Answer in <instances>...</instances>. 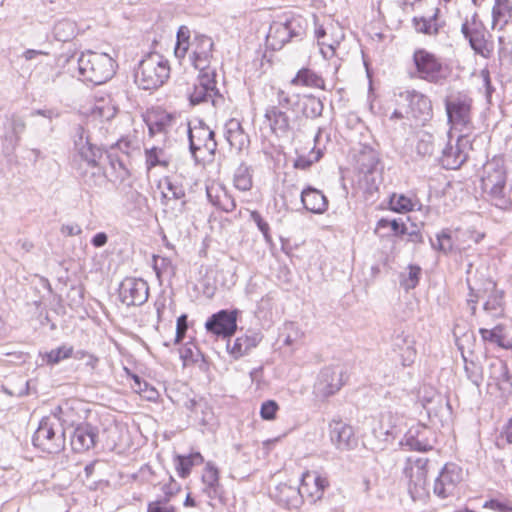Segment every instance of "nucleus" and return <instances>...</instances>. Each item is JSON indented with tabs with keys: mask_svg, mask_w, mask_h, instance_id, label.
<instances>
[{
	"mask_svg": "<svg viewBox=\"0 0 512 512\" xmlns=\"http://www.w3.org/2000/svg\"><path fill=\"white\" fill-rule=\"evenodd\" d=\"M65 441V430L55 417L42 418L32 438L35 447L49 454L61 452Z\"/></svg>",
	"mask_w": 512,
	"mask_h": 512,
	"instance_id": "0eeeda50",
	"label": "nucleus"
},
{
	"mask_svg": "<svg viewBox=\"0 0 512 512\" xmlns=\"http://www.w3.org/2000/svg\"><path fill=\"white\" fill-rule=\"evenodd\" d=\"M401 364L404 367L412 365L416 359V349L414 343H408L407 347L400 354Z\"/></svg>",
	"mask_w": 512,
	"mask_h": 512,
	"instance_id": "e2e57ef3",
	"label": "nucleus"
},
{
	"mask_svg": "<svg viewBox=\"0 0 512 512\" xmlns=\"http://www.w3.org/2000/svg\"><path fill=\"white\" fill-rule=\"evenodd\" d=\"M398 97L407 103L405 111L407 117L415 119L422 125L432 118V102L428 96L416 90H406L400 92Z\"/></svg>",
	"mask_w": 512,
	"mask_h": 512,
	"instance_id": "f8f14e48",
	"label": "nucleus"
},
{
	"mask_svg": "<svg viewBox=\"0 0 512 512\" xmlns=\"http://www.w3.org/2000/svg\"><path fill=\"white\" fill-rule=\"evenodd\" d=\"M78 72L82 81L101 85L114 75L115 62L107 53L87 51L78 58Z\"/></svg>",
	"mask_w": 512,
	"mask_h": 512,
	"instance_id": "20e7f679",
	"label": "nucleus"
},
{
	"mask_svg": "<svg viewBox=\"0 0 512 512\" xmlns=\"http://www.w3.org/2000/svg\"><path fill=\"white\" fill-rule=\"evenodd\" d=\"M329 428L330 439L337 449L350 450L357 445L352 426L334 419L330 422Z\"/></svg>",
	"mask_w": 512,
	"mask_h": 512,
	"instance_id": "5701e85b",
	"label": "nucleus"
},
{
	"mask_svg": "<svg viewBox=\"0 0 512 512\" xmlns=\"http://www.w3.org/2000/svg\"><path fill=\"white\" fill-rule=\"evenodd\" d=\"M430 243L434 249H437L444 254L451 253L453 251V240L451 231L449 229H443L440 233L436 235V240L434 241L430 238Z\"/></svg>",
	"mask_w": 512,
	"mask_h": 512,
	"instance_id": "a18cd8bd",
	"label": "nucleus"
},
{
	"mask_svg": "<svg viewBox=\"0 0 512 512\" xmlns=\"http://www.w3.org/2000/svg\"><path fill=\"white\" fill-rule=\"evenodd\" d=\"M250 219L257 225L258 229L263 234V237L267 243L272 242V236L270 234L269 224L263 219L261 214L254 210L250 213Z\"/></svg>",
	"mask_w": 512,
	"mask_h": 512,
	"instance_id": "13d9d810",
	"label": "nucleus"
},
{
	"mask_svg": "<svg viewBox=\"0 0 512 512\" xmlns=\"http://www.w3.org/2000/svg\"><path fill=\"white\" fill-rule=\"evenodd\" d=\"M146 166L150 170L156 166L167 167L169 161L164 158V150L159 147L145 149Z\"/></svg>",
	"mask_w": 512,
	"mask_h": 512,
	"instance_id": "49530a36",
	"label": "nucleus"
},
{
	"mask_svg": "<svg viewBox=\"0 0 512 512\" xmlns=\"http://www.w3.org/2000/svg\"><path fill=\"white\" fill-rule=\"evenodd\" d=\"M149 296V286L141 278L127 277L119 286V298L126 306H140Z\"/></svg>",
	"mask_w": 512,
	"mask_h": 512,
	"instance_id": "f3484780",
	"label": "nucleus"
},
{
	"mask_svg": "<svg viewBox=\"0 0 512 512\" xmlns=\"http://www.w3.org/2000/svg\"><path fill=\"white\" fill-rule=\"evenodd\" d=\"M413 61L420 79L434 84H441L446 79L443 64L434 54L418 49L413 54Z\"/></svg>",
	"mask_w": 512,
	"mask_h": 512,
	"instance_id": "9d476101",
	"label": "nucleus"
},
{
	"mask_svg": "<svg viewBox=\"0 0 512 512\" xmlns=\"http://www.w3.org/2000/svg\"><path fill=\"white\" fill-rule=\"evenodd\" d=\"M291 84L294 86H304L310 88H319L326 90L324 79L315 71L310 68L303 67L291 80Z\"/></svg>",
	"mask_w": 512,
	"mask_h": 512,
	"instance_id": "473e14b6",
	"label": "nucleus"
},
{
	"mask_svg": "<svg viewBox=\"0 0 512 512\" xmlns=\"http://www.w3.org/2000/svg\"><path fill=\"white\" fill-rule=\"evenodd\" d=\"M306 118L315 119L322 115L324 110L323 102L312 94L300 95L299 106Z\"/></svg>",
	"mask_w": 512,
	"mask_h": 512,
	"instance_id": "c9c22d12",
	"label": "nucleus"
},
{
	"mask_svg": "<svg viewBox=\"0 0 512 512\" xmlns=\"http://www.w3.org/2000/svg\"><path fill=\"white\" fill-rule=\"evenodd\" d=\"M400 443L408 450L427 452L434 448L436 435L430 427L417 423L408 429Z\"/></svg>",
	"mask_w": 512,
	"mask_h": 512,
	"instance_id": "4468645a",
	"label": "nucleus"
},
{
	"mask_svg": "<svg viewBox=\"0 0 512 512\" xmlns=\"http://www.w3.org/2000/svg\"><path fill=\"white\" fill-rule=\"evenodd\" d=\"M98 428L88 422L77 425L71 435L72 450L77 453L88 451L96 445Z\"/></svg>",
	"mask_w": 512,
	"mask_h": 512,
	"instance_id": "4be33fe9",
	"label": "nucleus"
},
{
	"mask_svg": "<svg viewBox=\"0 0 512 512\" xmlns=\"http://www.w3.org/2000/svg\"><path fill=\"white\" fill-rule=\"evenodd\" d=\"M194 50L191 57L192 64L196 69H205L210 66L213 57V40L206 35L196 36L194 39Z\"/></svg>",
	"mask_w": 512,
	"mask_h": 512,
	"instance_id": "b1692460",
	"label": "nucleus"
},
{
	"mask_svg": "<svg viewBox=\"0 0 512 512\" xmlns=\"http://www.w3.org/2000/svg\"><path fill=\"white\" fill-rule=\"evenodd\" d=\"M304 208L314 214H323L328 209L327 197L318 189L307 186L301 192Z\"/></svg>",
	"mask_w": 512,
	"mask_h": 512,
	"instance_id": "bb28decb",
	"label": "nucleus"
},
{
	"mask_svg": "<svg viewBox=\"0 0 512 512\" xmlns=\"http://www.w3.org/2000/svg\"><path fill=\"white\" fill-rule=\"evenodd\" d=\"M470 147V140L465 135H460L457 138L455 145H448L442 151L440 163L443 168L447 170H456L468 158V150Z\"/></svg>",
	"mask_w": 512,
	"mask_h": 512,
	"instance_id": "aec40b11",
	"label": "nucleus"
},
{
	"mask_svg": "<svg viewBox=\"0 0 512 512\" xmlns=\"http://www.w3.org/2000/svg\"><path fill=\"white\" fill-rule=\"evenodd\" d=\"M234 185L240 191H248L252 187V170L245 163H241L234 174Z\"/></svg>",
	"mask_w": 512,
	"mask_h": 512,
	"instance_id": "a19ab883",
	"label": "nucleus"
},
{
	"mask_svg": "<svg viewBox=\"0 0 512 512\" xmlns=\"http://www.w3.org/2000/svg\"><path fill=\"white\" fill-rule=\"evenodd\" d=\"M484 507L490 508L497 512H512V507L504 502L492 499L484 505Z\"/></svg>",
	"mask_w": 512,
	"mask_h": 512,
	"instance_id": "774afa93",
	"label": "nucleus"
},
{
	"mask_svg": "<svg viewBox=\"0 0 512 512\" xmlns=\"http://www.w3.org/2000/svg\"><path fill=\"white\" fill-rule=\"evenodd\" d=\"M73 137L76 150L72 161L73 168L90 166L100 161L103 157L102 149L91 143L88 132L81 125L75 127Z\"/></svg>",
	"mask_w": 512,
	"mask_h": 512,
	"instance_id": "6e6552de",
	"label": "nucleus"
},
{
	"mask_svg": "<svg viewBox=\"0 0 512 512\" xmlns=\"http://www.w3.org/2000/svg\"><path fill=\"white\" fill-rule=\"evenodd\" d=\"M300 95L289 94L281 89L277 92V105L266 108L265 119L272 132L278 136L287 135L296 120L293 116L299 106Z\"/></svg>",
	"mask_w": 512,
	"mask_h": 512,
	"instance_id": "7ed1b4c3",
	"label": "nucleus"
},
{
	"mask_svg": "<svg viewBox=\"0 0 512 512\" xmlns=\"http://www.w3.org/2000/svg\"><path fill=\"white\" fill-rule=\"evenodd\" d=\"M183 406L190 412L188 417L200 426L209 425L213 419V412L205 401L189 398Z\"/></svg>",
	"mask_w": 512,
	"mask_h": 512,
	"instance_id": "cd10ccee",
	"label": "nucleus"
},
{
	"mask_svg": "<svg viewBox=\"0 0 512 512\" xmlns=\"http://www.w3.org/2000/svg\"><path fill=\"white\" fill-rule=\"evenodd\" d=\"M199 75L197 79V83L200 86H204L205 88H209L212 92H219L216 88V70L215 68L208 67L205 69H198Z\"/></svg>",
	"mask_w": 512,
	"mask_h": 512,
	"instance_id": "603ef678",
	"label": "nucleus"
},
{
	"mask_svg": "<svg viewBox=\"0 0 512 512\" xmlns=\"http://www.w3.org/2000/svg\"><path fill=\"white\" fill-rule=\"evenodd\" d=\"M344 385L343 369L339 366L324 367L314 384L316 397L325 399L338 392Z\"/></svg>",
	"mask_w": 512,
	"mask_h": 512,
	"instance_id": "dca6fc26",
	"label": "nucleus"
},
{
	"mask_svg": "<svg viewBox=\"0 0 512 512\" xmlns=\"http://www.w3.org/2000/svg\"><path fill=\"white\" fill-rule=\"evenodd\" d=\"M408 343H414V340L409 335L401 333L393 340L394 350L403 351L405 347H407Z\"/></svg>",
	"mask_w": 512,
	"mask_h": 512,
	"instance_id": "338daca9",
	"label": "nucleus"
},
{
	"mask_svg": "<svg viewBox=\"0 0 512 512\" xmlns=\"http://www.w3.org/2000/svg\"><path fill=\"white\" fill-rule=\"evenodd\" d=\"M261 340V333L248 331V333L237 337L233 342L228 340L227 350L234 359H239L257 347Z\"/></svg>",
	"mask_w": 512,
	"mask_h": 512,
	"instance_id": "393cba45",
	"label": "nucleus"
},
{
	"mask_svg": "<svg viewBox=\"0 0 512 512\" xmlns=\"http://www.w3.org/2000/svg\"><path fill=\"white\" fill-rule=\"evenodd\" d=\"M322 157V151L321 149H317L315 150L314 148L312 149L311 153L309 154V156H305V155H299L295 161H294V167L297 168V169H302V170H306L308 169L313 163L317 162L320 160V158Z\"/></svg>",
	"mask_w": 512,
	"mask_h": 512,
	"instance_id": "5fc2aeb1",
	"label": "nucleus"
},
{
	"mask_svg": "<svg viewBox=\"0 0 512 512\" xmlns=\"http://www.w3.org/2000/svg\"><path fill=\"white\" fill-rule=\"evenodd\" d=\"M285 330L288 331L286 337L283 340L285 345L291 346L300 339L301 333L294 323H286Z\"/></svg>",
	"mask_w": 512,
	"mask_h": 512,
	"instance_id": "680f3d73",
	"label": "nucleus"
},
{
	"mask_svg": "<svg viewBox=\"0 0 512 512\" xmlns=\"http://www.w3.org/2000/svg\"><path fill=\"white\" fill-rule=\"evenodd\" d=\"M378 164L379 161L373 154L363 155L359 160V171L362 174L359 179V185L369 196L378 191L380 179Z\"/></svg>",
	"mask_w": 512,
	"mask_h": 512,
	"instance_id": "6ab92c4d",
	"label": "nucleus"
},
{
	"mask_svg": "<svg viewBox=\"0 0 512 512\" xmlns=\"http://www.w3.org/2000/svg\"><path fill=\"white\" fill-rule=\"evenodd\" d=\"M187 329H188L187 315L182 314L177 318L176 339H175L176 343H179L184 339Z\"/></svg>",
	"mask_w": 512,
	"mask_h": 512,
	"instance_id": "0e129e2a",
	"label": "nucleus"
},
{
	"mask_svg": "<svg viewBox=\"0 0 512 512\" xmlns=\"http://www.w3.org/2000/svg\"><path fill=\"white\" fill-rule=\"evenodd\" d=\"M493 367L498 372V375L495 376V379L499 389L506 393L512 392L511 375L507 365L504 362H499L498 365H493Z\"/></svg>",
	"mask_w": 512,
	"mask_h": 512,
	"instance_id": "8fccbe9b",
	"label": "nucleus"
},
{
	"mask_svg": "<svg viewBox=\"0 0 512 512\" xmlns=\"http://www.w3.org/2000/svg\"><path fill=\"white\" fill-rule=\"evenodd\" d=\"M329 486L327 478L316 472H306L301 479V485L296 488L287 484L278 487L279 501L288 507H296L301 498L307 497L311 503L321 500L325 489Z\"/></svg>",
	"mask_w": 512,
	"mask_h": 512,
	"instance_id": "f257e3e1",
	"label": "nucleus"
},
{
	"mask_svg": "<svg viewBox=\"0 0 512 512\" xmlns=\"http://www.w3.org/2000/svg\"><path fill=\"white\" fill-rule=\"evenodd\" d=\"M461 32L465 39L469 41L471 48L476 54L488 58L491 54V49L488 47L486 40V28L478 19V14L475 12L471 19H466L461 25Z\"/></svg>",
	"mask_w": 512,
	"mask_h": 512,
	"instance_id": "ddd939ff",
	"label": "nucleus"
},
{
	"mask_svg": "<svg viewBox=\"0 0 512 512\" xmlns=\"http://www.w3.org/2000/svg\"><path fill=\"white\" fill-rule=\"evenodd\" d=\"M179 489H180L179 484L172 478V476H170L169 482L165 483L162 486V490L165 494L163 503H167L170 500V498L179 491Z\"/></svg>",
	"mask_w": 512,
	"mask_h": 512,
	"instance_id": "69168bd1",
	"label": "nucleus"
},
{
	"mask_svg": "<svg viewBox=\"0 0 512 512\" xmlns=\"http://www.w3.org/2000/svg\"><path fill=\"white\" fill-rule=\"evenodd\" d=\"M204 459L202 455L198 452L189 454L187 456L177 455L175 457V466L178 472V475L181 478H186L189 476L191 469L194 465H198L203 463Z\"/></svg>",
	"mask_w": 512,
	"mask_h": 512,
	"instance_id": "e433bc0d",
	"label": "nucleus"
},
{
	"mask_svg": "<svg viewBox=\"0 0 512 512\" xmlns=\"http://www.w3.org/2000/svg\"><path fill=\"white\" fill-rule=\"evenodd\" d=\"M472 98L465 93H457L445 100L448 123L453 129L462 130L471 122Z\"/></svg>",
	"mask_w": 512,
	"mask_h": 512,
	"instance_id": "1a4fd4ad",
	"label": "nucleus"
},
{
	"mask_svg": "<svg viewBox=\"0 0 512 512\" xmlns=\"http://www.w3.org/2000/svg\"><path fill=\"white\" fill-rule=\"evenodd\" d=\"M488 285L491 286L494 292L492 295L489 296L488 300L484 303V310L491 313L492 316L500 315L502 312L503 293L495 289V283L490 281Z\"/></svg>",
	"mask_w": 512,
	"mask_h": 512,
	"instance_id": "de8ad7c7",
	"label": "nucleus"
},
{
	"mask_svg": "<svg viewBox=\"0 0 512 512\" xmlns=\"http://www.w3.org/2000/svg\"><path fill=\"white\" fill-rule=\"evenodd\" d=\"M462 479V471L455 464H446L434 481V493L445 499L452 495Z\"/></svg>",
	"mask_w": 512,
	"mask_h": 512,
	"instance_id": "412c9836",
	"label": "nucleus"
},
{
	"mask_svg": "<svg viewBox=\"0 0 512 512\" xmlns=\"http://www.w3.org/2000/svg\"><path fill=\"white\" fill-rule=\"evenodd\" d=\"M390 227L395 236H403L408 233V228L401 219L381 218L377 222V229Z\"/></svg>",
	"mask_w": 512,
	"mask_h": 512,
	"instance_id": "864d4df0",
	"label": "nucleus"
},
{
	"mask_svg": "<svg viewBox=\"0 0 512 512\" xmlns=\"http://www.w3.org/2000/svg\"><path fill=\"white\" fill-rule=\"evenodd\" d=\"M429 460L424 457H408L403 469L408 478V490L412 498L420 497L426 492Z\"/></svg>",
	"mask_w": 512,
	"mask_h": 512,
	"instance_id": "9b49d317",
	"label": "nucleus"
},
{
	"mask_svg": "<svg viewBox=\"0 0 512 512\" xmlns=\"http://www.w3.org/2000/svg\"><path fill=\"white\" fill-rule=\"evenodd\" d=\"M74 169L88 187H100L105 182V172L99 165V162L93 163L90 166H78V168Z\"/></svg>",
	"mask_w": 512,
	"mask_h": 512,
	"instance_id": "2f4dec72",
	"label": "nucleus"
},
{
	"mask_svg": "<svg viewBox=\"0 0 512 512\" xmlns=\"http://www.w3.org/2000/svg\"><path fill=\"white\" fill-rule=\"evenodd\" d=\"M279 405L274 400H266L261 404L260 416L263 420H274L276 418Z\"/></svg>",
	"mask_w": 512,
	"mask_h": 512,
	"instance_id": "052dcab7",
	"label": "nucleus"
},
{
	"mask_svg": "<svg viewBox=\"0 0 512 512\" xmlns=\"http://www.w3.org/2000/svg\"><path fill=\"white\" fill-rule=\"evenodd\" d=\"M187 133L189 139V149L198 162L197 152L204 149L210 156L215 154L217 142L215 140V132L211 130L203 122H199L198 126L193 128L187 123Z\"/></svg>",
	"mask_w": 512,
	"mask_h": 512,
	"instance_id": "2eb2a0df",
	"label": "nucleus"
},
{
	"mask_svg": "<svg viewBox=\"0 0 512 512\" xmlns=\"http://www.w3.org/2000/svg\"><path fill=\"white\" fill-rule=\"evenodd\" d=\"M223 100L219 92H212L209 88L194 84L192 92L189 93V101L191 105H199L201 103L211 102L214 107L218 106Z\"/></svg>",
	"mask_w": 512,
	"mask_h": 512,
	"instance_id": "f704fd0d",
	"label": "nucleus"
},
{
	"mask_svg": "<svg viewBox=\"0 0 512 512\" xmlns=\"http://www.w3.org/2000/svg\"><path fill=\"white\" fill-rule=\"evenodd\" d=\"M176 120V116L168 112H160L149 116L147 125L150 135L168 134L175 126Z\"/></svg>",
	"mask_w": 512,
	"mask_h": 512,
	"instance_id": "7c9ffc66",
	"label": "nucleus"
},
{
	"mask_svg": "<svg viewBox=\"0 0 512 512\" xmlns=\"http://www.w3.org/2000/svg\"><path fill=\"white\" fill-rule=\"evenodd\" d=\"M203 493L207 495L209 499H215L221 495V485L219 482V471L211 463L208 462L205 466L202 474Z\"/></svg>",
	"mask_w": 512,
	"mask_h": 512,
	"instance_id": "c756f323",
	"label": "nucleus"
},
{
	"mask_svg": "<svg viewBox=\"0 0 512 512\" xmlns=\"http://www.w3.org/2000/svg\"><path fill=\"white\" fill-rule=\"evenodd\" d=\"M479 333L483 340L490 341L491 343L497 344L499 346H503L504 337L502 335V328L500 326H496L493 329L481 328Z\"/></svg>",
	"mask_w": 512,
	"mask_h": 512,
	"instance_id": "6e6d98bb",
	"label": "nucleus"
},
{
	"mask_svg": "<svg viewBox=\"0 0 512 512\" xmlns=\"http://www.w3.org/2000/svg\"><path fill=\"white\" fill-rule=\"evenodd\" d=\"M167 191H162V204L168 206L171 200H182L181 206L186 204L185 190L182 185L172 182L169 178L164 179Z\"/></svg>",
	"mask_w": 512,
	"mask_h": 512,
	"instance_id": "58836bf2",
	"label": "nucleus"
},
{
	"mask_svg": "<svg viewBox=\"0 0 512 512\" xmlns=\"http://www.w3.org/2000/svg\"><path fill=\"white\" fill-rule=\"evenodd\" d=\"M206 193L209 202L216 208L224 212H232L235 209V200L224 187L219 185L208 186Z\"/></svg>",
	"mask_w": 512,
	"mask_h": 512,
	"instance_id": "c85d7f7f",
	"label": "nucleus"
},
{
	"mask_svg": "<svg viewBox=\"0 0 512 512\" xmlns=\"http://www.w3.org/2000/svg\"><path fill=\"white\" fill-rule=\"evenodd\" d=\"M417 203V201H413L410 197L403 194H393L390 197L389 206L392 211L406 213L414 210Z\"/></svg>",
	"mask_w": 512,
	"mask_h": 512,
	"instance_id": "c03bdc74",
	"label": "nucleus"
},
{
	"mask_svg": "<svg viewBox=\"0 0 512 512\" xmlns=\"http://www.w3.org/2000/svg\"><path fill=\"white\" fill-rule=\"evenodd\" d=\"M169 75L168 60L159 53H149L139 62L135 82L144 90L157 89L167 81Z\"/></svg>",
	"mask_w": 512,
	"mask_h": 512,
	"instance_id": "39448f33",
	"label": "nucleus"
},
{
	"mask_svg": "<svg viewBox=\"0 0 512 512\" xmlns=\"http://www.w3.org/2000/svg\"><path fill=\"white\" fill-rule=\"evenodd\" d=\"M465 372H466V375L468 377V379L474 384L476 385L477 387L480 386V384L482 383V380H483V375H482V368L476 364L475 362H467L465 360Z\"/></svg>",
	"mask_w": 512,
	"mask_h": 512,
	"instance_id": "4d7b16f0",
	"label": "nucleus"
},
{
	"mask_svg": "<svg viewBox=\"0 0 512 512\" xmlns=\"http://www.w3.org/2000/svg\"><path fill=\"white\" fill-rule=\"evenodd\" d=\"M73 355V347L62 345L56 349L42 354V359L47 365H55L60 361L71 358Z\"/></svg>",
	"mask_w": 512,
	"mask_h": 512,
	"instance_id": "79ce46f5",
	"label": "nucleus"
},
{
	"mask_svg": "<svg viewBox=\"0 0 512 512\" xmlns=\"http://www.w3.org/2000/svg\"><path fill=\"white\" fill-rule=\"evenodd\" d=\"M307 28V20L301 15H285L273 21L267 34V45L273 50H280L293 38L301 39Z\"/></svg>",
	"mask_w": 512,
	"mask_h": 512,
	"instance_id": "423d86ee",
	"label": "nucleus"
},
{
	"mask_svg": "<svg viewBox=\"0 0 512 512\" xmlns=\"http://www.w3.org/2000/svg\"><path fill=\"white\" fill-rule=\"evenodd\" d=\"M435 150V138L432 134L423 132L419 135L416 152L418 155L426 157L431 156Z\"/></svg>",
	"mask_w": 512,
	"mask_h": 512,
	"instance_id": "3c124183",
	"label": "nucleus"
},
{
	"mask_svg": "<svg viewBox=\"0 0 512 512\" xmlns=\"http://www.w3.org/2000/svg\"><path fill=\"white\" fill-rule=\"evenodd\" d=\"M512 19V2L510 0H496L492 8V26L503 29Z\"/></svg>",
	"mask_w": 512,
	"mask_h": 512,
	"instance_id": "72a5a7b5",
	"label": "nucleus"
},
{
	"mask_svg": "<svg viewBox=\"0 0 512 512\" xmlns=\"http://www.w3.org/2000/svg\"><path fill=\"white\" fill-rule=\"evenodd\" d=\"M237 314V310H220L208 318L205 328L218 337L230 338L237 330Z\"/></svg>",
	"mask_w": 512,
	"mask_h": 512,
	"instance_id": "a211bd4d",
	"label": "nucleus"
},
{
	"mask_svg": "<svg viewBox=\"0 0 512 512\" xmlns=\"http://www.w3.org/2000/svg\"><path fill=\"white\" fill-rule=\"evenodd\" d=\"M419 401L421 402L423 408L427 411V414L431 416L432 413L437 414V410L433 407H430L434 402L442 405L443 398L437 393V391L432 386L424 385L419 391Z\"/></svg>",
	"mask_w": 512,
	"mask_h": 512,
	"instance_id": "4c0bfd02",
	"label": "nucleus"
},
{
	"mask_svg": "<svg viewBox=\"0 0 512 512\" xmlns=\"http://www.w3.org/2000/svg\"><path fill=\"white\" fill-rule=\"evenodd\" d=\"M421 268L417 265H409L408 272L400 275V285L406 291L414 289L420 280Z\"/></svg>",
	"mask_w": 512,
	"mask_h": 512,
	"instance_id": "09e8293b",
	"label": "nucleus"
},
{
	"mask_svg": "<svg viewBox=\"0 0 512 512\" xmlns=\"http://www.w3.org/2000/svg\"><path fill=\"white\" fill-rule=\"evenodd\" d=\"M481 188L492 205L501 210L511 208L512 200L507 186V172L502 165L494 162L484 165Z\"/></svg>",
	"mask_w": 512,
	"mask_h": 512,
	"instance_id": "f03ea898",
	"label": "nucleus"
},
{
	"mask_svg": "<svg viewBox=\"0 0 512 512\" xmlns=\"http://www.w3.org/2000/svg\"><path fill=\"white\" fill-rule=\"evenodd\" d=\"M438 10H436V13L430 17H414L413 18V25L417 32L423 33L426 35H437L439 32L438 25L436 23Z\"/></svg>",
	"mask_w": 512,
	"mask_h": 512,
	"instance_id": "37998d69",
	"label": "nucleus"
},
{
	"mask_svg": "<svg viewBox=\"0 0 512 512\" xmlns=\"http://www.w3.org/2000/svg\"><path fill=\"white\" fill-rule=\"evenodd\" d=\"M9 121L12 137L14 138V141L18 143L20 141L21 134L26 129L25 120L21 116L13 114Z\"/></svg>",
	"mask_w": 512,
	"mask_h": 512,
	"instance_id": "bf43d9fd",
	"label": "nucleus"
},
{
	"mask_svg": "<svg viewBox=\"0 0 512 512\" xmlns=\"http://www.w3.org/2000/svg\"><path fill=\"white\" fill-rule=\"evenodd\" d=\"M224 136L229 145L240 152L248 147L250 140L237 119H229L224 125Z\"/></svg>",
	"mask_w": 512,
	"mask_h": 512,
	"instance_id": "a878e982",
	"label": "nucleus"
},
{
	"mask_svg": "<svg viewBox=\"0 0 512 512\" xmlns=\"http://www.w3.org/2000/svg\"><path fill=\"white\" fill-rule=\"evenodd\" d=\"M76 30L77 27L75 22L68 19H62L54 25L53 33L56 40L67 42L76 35Z\"/></svg>",
	"mask_w": 512,
	"mask_h": 512,
	"instance_id": "ea45409f",
	"label": "nucleus"
}]
</instances>
